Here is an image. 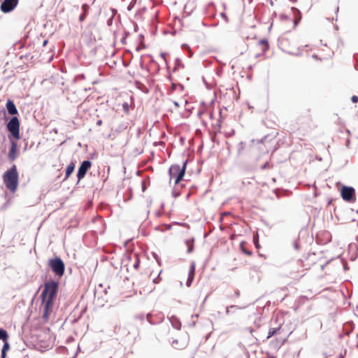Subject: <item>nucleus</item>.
I'll use <instances>...</instances> for the list:
<instances>
[{
  "instance_id": "1",
  "label": "nucleus",
  "mask_w": 358,
  "mask_h": 358,
  "mask_svg": "<svg viewBox=\"0 0 358 358\" xmlns=\"http://www.w3.org/2000/svg\"><path fill=\"white\" fill-rule=\"evenodd\" d=\"M19 174L16 165L13 164L3 175V181L6 187L11 192H16L18 187Z\"/></svg>"
},
{
  "instance_id": "2",
  "label": "nucleus",
  "mask_w": 358,
  "mask_h": 358,
  "mask_svg": "<svg viewBox=\"0 0 358 358\" xmlns=\"http://www.w3.org/2000/svg\"><path fill=\"white\" fill-rule=\"evenodd\" d=\"M57 282L55 281L45 282L44 285V289L41 294L42 302L46 303L47 306L52 305L53 300L57 294Z\"/></svg>"
},
{
  "instance_id": "3",
  "label": "nucleus",
  "mask_w": 358,
  "mask_h": 358,
  "mask_svg": "<svg viewBox=\"0 0 358 358\" xmlns=\"http://www.w3.org/2000/svg\"><path fill=\"white\" fill-rule=\"evenodd\" d=\"M187 162H184L181 167L178 164H173L171 166L169 173L171 179H174V183L176 185L179 183L183 178L185 173Z\"/></svg>"
},
{
  "instance_id": "4",
  "label": "nucleus",
  "mask_w": 358,
  "mask_h": 358,
  "mask_svg": "<svg viewBox=\"0 0 358 358\" xmlns=\"http://www.w3.org/2000/svg\"><path fill=\"white\" fill-rule=\"evenodd\" d=\"M48 265L52 271L57 275L62 276L64 273V264L63 261L56 257L54 259H50L48 261Z\"/></svg>"
},
{
  "instance_id": "5",
  "label": "nucleus",
  "mask_w": 358,
  "mask_h": 358,
  "mask_svg": "<svg viewBox=\"0 0 358 358\" xmlns=\"http://www.w3.org/2000/svg\"><path fill=\"white\" fill-rule=\"evenodd\" d=\"M7 129L17 140L20 138V121L16 116L13 117L7 124Z\"/></svg>"
},
{
  "instance_id": "6",
  "label": "nucleus",
  "mask_w": 358,
  "mask_h": 358,
  "mask_svg": "<svg viewBox=\"0 0 358 358\" xmlns=\"http://www.w3.org/2000/svg\"><path fill=\"white\" fill-rule=\"evenodd\" d=\"M341 196L346 201H352L355 199V192L351 187H343L341 189Z\"/></svg>"
},
{
  "instance_id": "7",
  "label": "nucleus",
  "mask_w": 358,
  "mask_h": 358,
  "mask_svg": "<svg viewBox=\"0 0 358 358\" xmlns=\"http://www.w3.org/2000/svg\"><path fill=\"white\" fill-rule=\"evenodd\" d=\"M19 0H4L1 4V10L6 13L12 11L17 5Z\"/></svg>"
},
{
  "instance_id": "8",
  "label": "nucleus",
  "mask_w": 358,
  "mask_h": 358,
  "mask_svg": "<svg viewBox=\"0 0 358 358\" xmlns=\"http://www.w3.org/2000/svg\"><path fill=\"white\" fill-rule=\"evenodd\" d=\"M91 166L92 162L90 161L87 160L82 162L77 173L78 180H81L85 177L87 171L90 169Z\"/></svg>"
},
{
  "instance_id": "9",
  "label": "nucleus",
  "mask_w": 358,
  "mask_h": 358,
  "mask_svg": "<svg viewBox=\"0 0 358 358\" xmlns=\"http://www.w3.org/2000/svg\"><path fill=\"white\" fill-rule=\"evenodd\" d=\"M195 270H196L195 264L192 263L189 266V268L188 278H187V280L186 282V285L187 287H190L193 282V280H194V275H195Z\"/></svg>"
},
{
  "instance_id": "10",
  "label": "nucleus",
  "mask_w": 358,
  "mask_h": 358,
  "mask_svg": "<svg viewBox=\"0 0 358 358\" xmlns=\"http://www.w3.org/2000/svg\"><path fill=\"white\" fill-rule=\"evenodd\" d=\"M17 157V144L15 141L11 142V146L8 152V158L14 161Z\"/></svg>"
},
{
  "instance_id": "11",
  "label": "nucleus",
  "mask_w": 358,
  "mask_h": 358,
  "mask_svg": "<svg viewBox=\"0 0 358 358\" xmlns=\"http://www.w3.org/2000/svg\"><path fill=\"white\" fill-rule=\"evenodd\" d=\"M42 306H43V319L47 322L52 311V305L47 306L46 303L42 302Z\"/></svg>"
},
{
  "instance_id": "12",
  "label": "nucleus",
  "mask_w": 358,
  "mask_h": 358,
  "mask_svg": "<svg viewBox=\"0 0 358 358\" xmlns=\"http://www.w3.org/2000/svg\"><path fill=\"white\" fill-rule=\"evenodd\" d=\"M6 108L10 115H16L17 114V110L15 107V103L13 101L8 99L6 103Z\"/></svg>"
},
{
  "instance_id": "13",
  "label": "nucleus",
  "mask_w": 358,
  "mask_h": 358,
  "mask_svg": "<svg viewBox=\"0 0 358 358\" xmlns=\"http://www.w3.org/2000/svg\"><path fill=\"white\" fill-rule=\"evenodd\" d=\"M259 46L261 48V50L263 52H265L266 51H267L269 48V44H268V42L267 40L266 39H263V40H261L259 42Z\"/></svg>"
},
{
  "instance_id": "14",
  "label": "nucleus",
  "mask_w": 358,
  "mask_h": 358,
  "mask_svg": "<svg viewBox=\"0 0 358 358\" xmlns=\"http://www.w3.org/2000/svg\"><path fill=\"white\" fill-rule=\"evenodd\" d=\"M74 169H75V164H74L73 162L70 163L67 166L66 169V177H65V179H67V178H69L71 174L73 172Z\"/></svg>"
},
{
  "instance_id": "15",
  "label": "nucleus",
  "mask_w": 358,
  "mask_h": 358,
  "mask_svg": "<svg viewBox=\"0 0 358 358\" xmlns=\"http://www.w3.org/2000/svg\"><path fill=\"white\" fill-rule=\"evenodd\" d=\"M3 342H4V345L1 350V358H6V352L10 348V345H9V343H8V340H6V341H3Z\"/></svg>"
},
{
  "instance_id": "16",
  "label": "nucleus",
  "mask_w": 358,
  "mask_h": 358,
  "mask_svg": "<svg viewBox=\"0 0 358 358\" xmlns=\"http://www.w3.org/2000/svg\"><path fill=\"white\" fill-rule=\"evenodd\" d=\"M280 328L270 329L268 332L267 339L271 338L275 334L278 333L280 331Z\"/></svg>"
},
{
  "instance_id": "17",
  "label": "nucleus",
  "mask_w": 358,
  "mask_h": 358,
  "mask_svg": "<svg viewBox=\"0 0 358 358\" xmlns=\"http://www.w3.org/2000/svg\"><path fill=\"white\" fill-rule=\"evenodd\" d=\"M8 338V333L6 330L0 329V340L6 341Z\"/></svg>"
},
{
  "instance_id": "18",
  "label": "nucleus",
  "mask_w": 358,
  "mask_h": 358,
  "mask_svg": "<svg viewBox=\"0 0 358 358\" xmlns=\"http://www.w3.org/2000/svg\"><path fill=\"white\" fill-rule=\"evenodd\" d=\"M246 148V145L243 142H241L238 146V154L242 155Z\"/></svg>"
},
{
  "instance_id": "19",
  "label": "nucleus",
  "mask_w": 358,
  "mask_h": 358,
  "mask_svg": "<svg viewBox=\"0 0 358 358\" xmlns=\"http://www.w3.org/2000/svg\"><path fill=\"white\" fill-rule=\"evenodd\" d=\"M186 245L187 246V252L190 253L193 251L194 249V243L192 241L187 240L186 241Z\"/></svg>"
},
{
  "instance_id": "20",
  "label": "nucleus",
  "mask_w": 358,
  "mask_h": 358,
  "mask_svg": "<svg viewBox=\"0 0 358 358\" xmlns=\"http://www.w3.org/2000/svg\"><path fill=\"white\" fill-rule=\"evenodd\" d=\"M294 15H295L294 24H295V25H296L297 23L301 20V17L300 15L299 11L297 9L294 10Z\"/></svg>"
},
{
  "instance_id": "21",
  "label": "nucleus",
  "mask_w": 358,
  "mask_h": 358,
  "mask_svg": "<svg viewBox=\"0 0 358 358\" xmlns=\"http://www.w3.org/2000/svg\"><path fill=\"white\" fill-rule=\"evenodd\" d=\"M240 247H241V250L243 251V252H244L245 255H248V256H250L252 255V252L245 249L244 248V243H241V245H240Z\"/></svg>"
},
{
  "instance_id": "22",
  "label": "nucleus",
  "mask_w": 358,
  "mask_h": 358,
  "mask_svg": "<svg viewBox=\"0 0 358 358\" xmlns=\"http://www.w3.org/2000/svg\"><path fill=\"white\" fill-rule=\"evenodd\" d=\"M272 166L269 164L268 162H266L264 163L262 166L261 169L262 170L266 169H271Z\"/></svg>"
},
{
  "instance_id": "23",
  "label": "nucleus",
  "mask_w": 358,
  "mask_h": 358,
  "mask_svg": "<svg viewBox=\"0 0 358 358\" xmlns=\"http://www.w3.org/2000/svg\"><path fill=\"white\" fill-rule=\"evenodd\" d=\"M159 275H160V273H159V274H158L157 277H155V278H153V280H153V282H154L155 284L159 283V282L161 281V278H160Z\"/></svg>"
},
{
  "instance_id": "24",
  "label": "nucleus",
  "mask_w": 358,
  "mask_h": 358,
  "mask_svg": "<svg viewBox=\"0 0 358 358\" xmlns=\"http://www.w3.org/2000/svg\"><path fill=\"white\" fill-rule=\"evenodd\" d=\"M262 143V142H261V141H259L252 140V141H251V142H250V144L249 145V147H250V148H252V147H253V145H255V143H257V144H259V143Z\"/></svg>"
},
{
  "instance_id": "25",
  "label": "nucleus",
  "mask_w": 358,
  "mask_h": 358,
  "mask_svg": "<svg viewBox=\"0 0 358 358\" xmlns=\"http://www.w3.org/2000/svg\"><path fill=\"white\" fill-rule=\"evenodd\" d=\"M139 264H140V261L138 258H136V261L135 264H134V268L135 269H138L139 267Z\"/></svg>"
},
{
  "instance_id": "26",
  "label": "nucleus",
  "mask_w": 358,
  "mask_h": 358,
  "mask_svg": "<svg viewBox=\"0 0 358 358\" xmlns=\"http://www.w3.org/2000/svg\"><path fill=\"white\" fill-rule=\"evenodd\" d=\"M351 100L353 103H357L358 102V96L354 95L352 96Z\"/></svg>"
},
{
  "instance_id": "27",
  "label": "nucleus",
  "mask_w": 358,
  "mask_h": 358,
  "mask_svg": "<svg viewBox=\"0 0 358 358\" xmlns=\"http://www.w3.org/2000/svg\"><path fill=\"white\" fill-rule=\"evenodd\" d=\"M88 6L87 4H83V9L84 10V13L85 14L87 11V9H88Z\"/></svg>"
},
{
  "instance_id": "28",
  "label": "nucleus",
  "mask_w": 358,
  "mask_h": 358,
  "mask_svg": "<svg viewBox=\"0 0 358 358\" xmlns=\"http://www.w3.org/2000/svg\"><path fill=\"white\" fill-rule=\"evenodd\" d=\"M102 120H99L97 122H96V125L98 126H101L102 124Z\"/></svg>"
},
{
  "instance_id": "29",
  "label": "nucleus",
  "mask_w": 358,
  "mask_h": 358,
  "mask_svg": "<svg viewBox=\"0 0 358 358\" xmlns=\"http://www.w3.org/2000/svg\"><path fill=\"white\" fill-rule=\"evenodd\" d=\"M85 15V13H83L82 15H80V21H83V20H84Z\"/></svg>"
},
{
  "instance_id": "30",
  "label": "nucleus",
  "mask_w": 358,
  "mask_h": 358,
  "mask_svg": "<svg viewBox=\"0 0 358 358\" xmlns=\"http://www.w3.org/2000/svg\"><path fill=\"white\" fill-rule=\"evenodd\" d=\"M47 43H48V41H44L43 45H45Z\"/></svg>"
},
{
  "instance_id": "31",
  "label": "nucleus",
  "mask_w": 358,
  "mask_h": 358,
  "mask_svg": "<svg viewBox=\"0 0 358 358\" xmlns=\"http://www.w3.org/2000/svg\"><path fill=\"white\" fill-rule=\"evenodd\" d=\"M341 358H343V357H341Z\"/></svg>"
}]
</instances>
